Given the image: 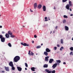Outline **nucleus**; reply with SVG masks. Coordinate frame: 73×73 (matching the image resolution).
<instances>
[{
  "instance_id": "obj_1",
  "label": "nucleus",
  "mask_w": 73,
  "mask_h": 73,
  "mask_svg": "<svg viewBox=\"0 0 73 73\" xmlns=\"http://www.w3.org/2000/svg\"><path fill=\"white\" fill-rule=\"evenodd\" d=\"M20 57L18 56H17L14 58V61L15 62H17L20 60Z\"/></svg>"
},
{
  "instance_id": "obj_2",
  "label": "nucleus",
  "mask_w": 73,
  "mask_h": 73,
  "mask_svg": "<svg viewBox=\"0 0 73 73\" xmlns=\"http://www.w3.org/2000/svg\"><path fill=\"white\" fill-rule=\"evenodd\" d=\"M0 38H1V42H5V38L4 37H3L2 35H0Z\"/></svg>"
},
{
  "instance_id": "obj_3",
  "label": "nucleus",
  "mask_w": 73,
  "mask_h": 73,
  "mask_svg": "<svg viewBox=\"0 0 73 73\" xmlns=\"http://www.w3.org/2000/svg\"><path fill=\"white\" fill-rule=\"evenodd\" d=\"M21 44L25 46H28L29 45V44H27L25 43H21Z\"/></svg>"
},
{
  "instance_id": "obj_4",
  "label": "nucleus",
  "mask_w": 73,
  "mask_h": 73,
  "mask_svg": "<svg viewBox=\"0 0 73 73\" xmlns=\"http://www.w3.org/2000/svg\"><path fill=\"white\" fill-rule=\"evenodd\" d=\"M70 7V5L69 4H67L66 5V8L67 9H68V10H69V8Z\"/></svg>"
},
{
  "instance_id": "obj_5",
  "label": "nucleus",
  "mask_w": 73,
  "mask_h": 73,
  "mask_svg": "<svg viewBox=\"0 0 73 73\" xmlns=\"http://www.w3.org/2000/svg\"><path fill=\"white\" fill-rule=\"evenodd\" d=\"M57 64L55 63L53 65L52 67L53 69H54L57 66Z\"/></svg>"
},
{
  "instance_id": "obj_6",
  "label": "nucleus",
  "mask_w": 73,
  "mask_h": 73,
  "mask_svg": "<svg viewBox=\"0 0 73 73\" xmlns=\"http://www.w3.org/2000/svg\"><path fill=\"white\" fill-rule=\"evenodd\" d=\"M17 68L19 72H21L22 70V68L20 67H17Z\"/></svg>"
},
{
  "instance_id": "obj_7",
  "label": "nucleus",
  "mask_w": 73,
  "mask_h": 73,
  "mask_svg": "<svg viewBox=\"0 0 73 73\" xmlns=\"http://www.w3.org/2000/svg\"><path fill=\"white\" fill-rule=\"evenodd\" d=\"M5 69L6 71H7V72H9V68L8 67H6L5 66Z\"/></svg>"
},
{
  "instance_id": "obj_8",
  "label": "nucleus",
  "mask_w": 73,
  "mask_h": 73,
  "mask_svg": "<svg viewBox=\"0 0 73 73\" xmlns=\"http://www.w3.org/2000/svg\"><path fill=\"white\" fill-rule=\"evenodd\" d=\"M64 28L66 31H69V27L66 26H64Z\"/></svg>"
},
{
  "instance_id": "obj_9",
  "label": "nucleus",
  "mask_w": 73,
  "mask_h": 73,
  "mask_svg": "<svg viewBox=\"0 0 73 73\" xmlns=\"http://www.w3.org/2000/svg\"><path fill=\"white\" fill-rule=\"evenodd\" d=\"M9 66L11 67L13 66V62H10L9 64Z\"/></svg>"
},
{
  "instance_id": "obj_10",
  "label": "nucleus",
  "mask_w": 73,
  "mask_h": 73,
  "mask_svg": "<svg viewBox=\"0 0 73 73\" xmlns=\"http://www.w3.org/2000/svg\"><path fill=\"white\" fill-rule=\"evenodd\" d=\"M49 58V56H48L45 57V61H47V62H48V61H49V59H48V58Z\"/></svg>"
},
{
  "instance_id": "obj_11",
  "label": "nucleus",
  "mask_w": 73,
  "mask_h": 73,
  "mask_svg": "<svg viewBox=\"0 0 73 73\" xmlns=\"http://www.w3.org/2000/svg\"><path fill=\"white\" fill-rule=\"evenodd\" d=\"M45 70L46 72H47L48 73H51V71H49V70L48 69H46Z\"/></svg>"
},
{
  "instance_id": "obj_12",
  "label": "nucleus",
  "mask_w": 73,
  "mask_h": 73,
  "mask_svg": "<svg viewBox=\"0 0 73 73\" xmlns=\"http://www.w3.org/2000/svg\"><path fill=\"white\" fill-rule=\"evenodd\" d=\"M44 55H45L46 56H48V53L46 51H44Z\"/></svg>"
},
{
  "instance_id": "obj_13",
  "label": "nucleus",
  "mask_w": 73,
  "mask_h": 73,
  "mask_svg": "<svg viewBox=\"0 0 73 73\" xmlns=\"http://www.w3.org/2000/svg\"><path fill=\"white\" fill-rule=\"evenodd\" d=\"M34 7L35 9H36V8H37V3H35L34 4Z\"/></svg>"
},
{
  "instance_id": "obj_14",
  "label": "nucleus",
  "mask_w": 73,
  "mask_h": 73,
  "mask_svg": "<svg viewBox=\"0 0 73 73\" xmlns=\"http://www.w3.org/2000/svg\"><path fill=\"white\" fill-rule=\"evenodd\" d=\"M43 11L44 12H45L46 11V7L45 6H43Z\"/></svg>"
},
{
  "instance_id": "obj_15",
  "label": "nucleus",
  "mask_w": 73,
  "mask_h": 73,
  "mask_svg": "<svg viewBox=\"0 0 73 73\" xmlns=\"http://www.w3.org/2000/svg\"><path fill=\"white\" fill-rule=\"evenodd\" d=\"M5 36L6 37V38H8L9 37V35L7 33L5 35Z\"/></svg>"
},
{
  "instance_id": "obj_16",
  "label": "nucleus",
  "mask_w": 73,
  "mask_h": 73,
  "mask_svg": "<svg viewBox=\"0 0 73 73\" xmlns=\"http://www.w3.org/2000/svg\"><path fill=\"white\" fill-rule=\"evenodd\" d=\"M42 7V5L40 4H39L37 7V8L38 9H40V8Z\"/></svg>"
},
{
  "instance_id": "obj_17",
  "label": "nucleus",
  "mask_w": 73,
  "mask_h": 73,
  "mask_svg": "<svg viewBox=\"0 0 73 73\" xmlns=\"http://www.w3.org/2000/svg\"><path fill=\"white\" fill-rule=\"evenodd\" d=\"M46 52H50V50L48 48H47L46 49Z\"/></svg>"
},
{
  "instance_id": "obj_18",
  "label": "nucleus",
  "mask_w": 73,
  "mask_h": 73,
  "mask_svg": "<svg viewBox=\"0 0 73 73\" xmlns=\"http://www.w3.org/2000/svg\"><path fill=\"white\" fill-rule=\"evenodd\" d=\"M54 60L53 59H51L49 61V62L50 63H52L53 61Z\"/></svg>"
},
{
  "instance_id": "obj_19",
  "label": "nucleus",
  "mask_w": 73,
  "mask_h": 73,
  "mask_svg": "<svg viewBox=\"0 0 73 73\" xmlns=\"http://www.w3.org/2000/svg\"><path fill=\"white\" fill-rule=\"evenodd\" d=\"M31 70L33 72H35V67H32L31 68Z\"/></svg>"
},
{
  "instance_id": "obj_20",
  "label": "nucleus",
  "mask_w": 73,
  "mask_h": 73,
  "mask_svg": "<svg viewBox=\"0 0 73 73\" xmlns=\"http://www.w3.org/2000/svg\"><path fill=\"white\" fill-rule=\"evenodd\" d=\"M72 2L71 1H69V4L70 7H72Z\"/></svg>"
},
{
  "instance_id": "obj_21",
  "label": "nucleus",
  "mask_w": 73,
  "mask_h": 73,
  "mask_svg": "<svg viewBox=\"0 0 73 73\" xmlns=\"http://www.w3.org/2000/svg\"><path fill=\"white\" fill-rule=\"evenodd\" d=\"M8 34L9 35H12V32L9 31H8Z\"/></svg>"
},
{
  "instance_id": "obj_22",
  "label": "nucleus",
  "mask_w": 73,
  "mask_h": 73,
  "mask_svg": "<svg viewBox=\"0 0 73 73\" xmlns=\"http://www.w3.org/2000/svg\"><path fill=\"white\" fill-rule=\"evenodd\" d=\"M56 63H61V60H56Z\"/></svg>"
},
{
  "instance_id": "obj_23",
  "label": "nucleus",
  "mask_w": 73,
  "mask_h": 73,
  "mask_svg": "<svg viewBox=\"0 0 73 73\" xmlns=\"http://www.w3.org/2000/svg\"><path fill=\"white\" fill-rule=\"evenodd\" d=\"M63 17H64V18H65L66 19H68V17L66 15H64L63 16Z\"/></svg>"
},
{
  "instance_id": "obj_24",
  "label": "nucleus",
  "mask_w": 73,
  "mask_h": 73,
  "mask_svg": "<svg viewBox=\"0 0 73 73\" xmlns=\"http://www.w3.org/2000/svg\"><path fill=\"white\" fill-rule=\"evenodd\" d=\"M60 42L61 44H64V41L63 40V39H62L60 40Z\"/></svg>"
},
{
  "instance_id": "obj_25",
  "label": "nucleus",
  "mask_w": 73,
  "mask_h": 73,
  "mask_svg": "<svg viewBox=\"0 0 73 73\" xmlns=\"http://www.w3.org/2000/svg\"><path fill=\"white\" fill-rule=\"evenodd\" d=\"M62 22L63 23V24H65V23H66V20L64 19L63 20Z\"/></svg>"
},
{
  "instance_id": "obj_26",
  "label": "nucleus",
  "mask_w": 73,
  "mask_h": 73,
  "mask_svg": "<svg viewBox=\"0 0 73 73\" xmlns=\"http://www.w3.org/2000/svg\"><path fill=\"white\" fill-rule=\"evenodd\" d=\"M8 45L9 47H12V45H11V44L10 43H9L8 44Z\"/></svg>"
},
{
  "instance_id": "obj_27",
  "label": "nucleus",
  "mask_w": 73,
  "mask_h": 73,
  "mask_svg": "<svg viewBox=\"0 0 73 73\" xmlns=\"http://www.w3.org/2000/svg\"><path fill=\"white\" fill-rule=\"evenodd\" d=\"M44 68H47L48 67L47 64H44L43 66Z\"/></svg>"
},
{
  "instance_id": "obj_28",
  "label": "nucleus",
  "mask_w": 73,
  "mask_h": 73,
  "mask_svg": "<svg viewBox=\"0 0 73 73\" xmlns=\"http://www.w3.org/2000/svg\"><path fill=\"white\" fill-rule=\"evenodd\" d=\"M11 67H12L11 69L12 70H15V67H14V66H11Z\"/></svg>"
},
{
  "instance_id": "obj_29",
  "label": "nucleus",
  "mask_w": 73,
  "mask_h": 73,
  "mask_svg": "<svg viewBox=\"0 0 73 73\" xmlns=\"http://www.w3.org/2000/svg\"><path fill=\"white\" fill-rule=\"evenodd\" d=\"M64 49V47L62 46H61L60 48V50L61 51L62 50H63V49Z\"/></svg>"
},
{
  "instance_id": "obj_30",
  "label": "nucleus",
  "mask_w": 73,
  "mask_h": 73,
  "mask_svg": "<svg viewBox=\"0 0 73 73\" xmlns=\"http://www.w3.org/2000/svg\"><path fill=\"white\" fill-rule=\"evenodd\" d=\"M44 21H48V20L47 19V17H46L44 18Z\"/></svg>"
},
{
  "instance_id": "obj_31",
  "label": "nucleus",
  "mask_w": 73,
  "mask_h": 73,
  "mask_svg": "<svg viewBox=\"0 0 73 73\" xmlns=\"http://www.w3.org/2000/svg\"><path fill=\"white\" fill-rule=\"evenodd\" d=\"M41 47V46H38L36 47V48L37 49H38L39 48H40Z\"/></svg>"
},
{
  "instance_id": "obj_32",
  "label": "nucleus",
  "mask_w": 73,
  "mask_h": 73,
  "mask_svg": "<svg viewBox=\"0 0 73 73\" xmlns=\"http://www.w3.org/2000/svg\"><path fill=\"white\" fill-rule=\"evenodd\" d=\"M70 56H73V52L72 51H71L70 53Z\"/></svg>"
},
{
  "instance_id": "obj_33",
  "label": "nucleus",
  "mask_w": 73,
  "mask_h": 73,
  "mask_svg": "<svg viewBox=\"0 0 73 73\" xmlns=\"http://www.w3.org/2000/svg\"><path fill=\"white\" fill-rule=\"evenodd\" d=\"M51 72L52 73H56V71H55V70H53L51 71Z\"/></svg>"
},
{
  "instance_id": "obj_34",
  "label": "nucleus",
  "mask_w": 73,
  "mask_h": 73,
  "mask_svg": "<svg viewBox=\"0 0 73 73\" xmlns=\"http://www.w3.org/2000/svg\"><path fill=\"white\" fill-rule=\"evenodd\" d=\"M57 47H54L53 48V49L54 50H57Z\"/></svg>"
},
{
  "instance_id": "obj_35",
  "label": "nucleus",
  "mask_w": 73,
  "mask_h": 73,
  "mask_svg": "<svg viewBox=\"0 0 73 73\" xmlns=\"http://www.w3.org/2000/svg\"><path fill=\"white\" fill-rule=\"evenodd\" d=\"M28 54L29 55V56H31V50H29L28 52Z\"/></svg>"
},
{
  "instance_id": "obj_36",
  "label": "nucleus",
  "mask_w": 73,
  "mask_h": 73,
  "mask_svg": "<svg viewBox=\"0 0 73 73\" xmlns=\"http://www.w3.org/2000/svg\"><path fill=\"white\" fill-rule=\"evenodd\" d=\"M31 56H33L34 55V53H33V52H31Z\"/></svg>"
},
{
  "instance_id": "obj_37",
  "label": "nucleus",
  "mask_w": 73,
  "mask_h": 73,
  "mask_svg": "<svg viewBox=\"0 0 73 73\" xmlns=\"http://www.w3.org/2000/svg\"><path fill=\"white\" fill-rule=\"evenodd\" d=\"M70 50H71V51H73V47H71L70 48Z\"/></svg>"
},
{
  "instance_id": "obj_38",
  "label": "nucleus",
  "mask_w": 73,
  "mask_h": 73,
  "mask_svg": "<svg viewBox=\"0 0 73 73\" xmlns=\"http://www.w3.org/2000/svg\"><path fill=\"white\" fill-rule=\"evenodd\" d=\"M25 66L26 67H27V68L28 67V64H27V63H25Z\"/></svg>"
},
{
  "instance_id": "obj_39",
  "label": "nucleus",
  "mask_w": 73,
  "mask_h": 73,
  "mask_svg": "<svg viewBox=\"0 0 73 73\" xmlns=\"http://www.w3.org/2000/svg\"><path fill=\"white\" fill-rule=\"evenodd\" d=\"M68 0H62V2L63 3H65V2H66V1H67Z\"/></svg>"
},
{
  "instance_id": "obj_40",
  "label": "nucleus",
  "mask_w": 73,
  "mask_h": 73,
  "mask_svg": "<svg viewBox=\"0 0 73 73\" xmlns=\"http://www.w3.org/2000/svg\"><path fill=\"white\" fill-rule=\"evenodd\" d=\"M11 37H15V36L13 35H11L10 36Z\"/></svg>"
},
{
  "instance_id": "obj_41",
  "label": "nucleus",
  "mask_w": 73,
  "mask_h": 73,
  "mask_svg": "<svg viewBox=\"0 0 73 73\" xmlns=\"http://www.w3.org/2000/svg\"><path fill=\"white\" fill-rule=\"evenodd\" d=\"M2 34H4V33H5V32H4L3 31L2 32Z\"/></svg>"
},
{
  "instance_id": "obj_42",
  "label": "nucleus",
  "mask_w": 73,
  "mask_h": 73,
  "mask_svg": "<svg viewBox=\"0 0 73 73\" xmlns=\"http://www.w3.org/2000/svg\"><path fill=\"white\" fill-rule=\"evenodd\" d=\"M57 28H58V27L57 26H56L55 27V29H57Z\"/></svg>"
},
{
  "instance_id": "obj_43",
  "label": "nucleus",
  "mask_w": 73,
  "mask_h": 73,
  "mask_svg": "<svg viewBox=\"0 0 73 73\" xmlns=\"http://www.w3.org/2000/svg\"><path fill=\"white\" fill-rule=\"evenodd\" d=\"M34 37L35 38H37V36H36V35H34Z\"/></svg>"
},
{
  "instance_id": "obj_44",
  "label": "nucleus",
  "mask_w": 73,
  "mask_h": 73,
  "mask_svg": "<svg viewBox=\"0 0 73 73\" xmlns=\"http://www.w3.org/2000/svg\"><path fill=\"white\" fill-rule=\"evenodd\" d=\"M30 11L31 12H33V11L31 9H30Z\"/></svg>"
},
{
  "instance_id": "obj_45",
  "label": "nucleus",
  "mask_w": 73,
  "mask_h": 73,
  "mask_svg": "<svg viewBox=\"0 0 73 73\" xmlns=\"http://www.w3.org/2000/svg\"><path fill=\"white\" fill-rule=\"evenodd\" d=\"M69 10L71 11H72V9L71 8H69Z\"/></svg>"
},
{
  "instance_id": "obj_46",
  "label": "nucleus",
  "mask_w": 73,
  "mask_h": 73,
  "mask_svg": "<svg viewBox=\"0 0 73 73\" xmlns=\"http://www.w3.org/2000/svg\"><path fill=\"white\" fill-rule=\"evenodd\" d=\"M57 46H58V47H60V45H59V44H57Z\"/></svg>"
},
{
  "instance_id": "obj_47",
  "label": "nucleus",
  "mask_w": 73,
  "mask_h": 73,
  "mask_svg": "<svg viewBox=\"0 0 73 73\" xmlns=\"http://www.w3.org/2000/svg\"><path fill=\"white\" fill-rule=\"evenodd\" d=\"M3 27L2 26H0V28H2Z\"/></svg>"
},
{
  "instance_id": "obj_48",
  "label": "nucleus",
  "mask_w": 73,
  "mask_h": 73,
  "mask_svg": "<svg viewBox=\"0 0 73 73\" xmlns=\"http://www.w3.org/2000/svg\"><path fill=\"white\" fill-rule=\"evenodd\" d=\"M32 42L33 44V43H34V41L32 40Z\"/></svg>"
},
{
  "instance_id": "obj_49",
  "label": "nucleus",
  "mask_w": 73,
  "mask_h": 73,
  "mask_svg": "<svg viewBox=\"0 0 73 73\" xmlns=\"http://www.w3.org/2000/svg\"><path fill=\"white\" fill-rule=\"evenodd\" d=\"M73 14H71L70 15V16H73Z\"/></svg>"
},
{
  "instance_id": "obj_50",
  "label": "nucleus",
  "mask_w": 73,
  "mask_h": 73,
  "mask_svg": "<svg viewBox=\"0 0 73 73\" xmlns=\"http://www.w3.org/2000/svg\"><path fill=\"white\" fill-rule=\"evenodd\" d=\"M63 64H66V63H65V62H64Z\"/></svg>"
},
{
  "instance_id": "obj_51",
  "label": "nucleus",
  "mask_w": 73,
  "mask_h": 73,
  "mask_svg": "<svg viewBox=\"0 0 73 73\" xmlns=\"http://www.w3.org/2000/svg\"><path fill=\"white\" fill-rule=\"evenodd\" d=\"M54 9H56V8L55 7H54Z\"/></svg>"
},
{
  "instance_id": "obj_52",
  "label": "nucleus",
  "mask_w": 73,
  "mask_h": 73,
  "mask_svg": "<svg viewBox=\"0 0 73 73\" xmlns=\"http://www.w3.org/2000/svg\"><path fill=\"white\" fill-rule=\"evenodd\" d=\"M25 70H27V68H25Z\"/></svg>"
},
{
  "instance_id": "obj_53",
  "label": "nucleus",
  "mask_w": 73,
  "mask_h": 73,
  "mask_svg": "<svg viewBox=\"0 0 73 73\" xmlns=\"http://www.w3.org/2000/svg\"><path fill=\"white\" fill-rule=\"evenodd\" d=\"M2 72H3V73H4V72H5L4 71H2Z\"/></svg>"
},
{
  "instance_id": "obj_54",
  "label": "nucleus",
  "mask_w": 73,
  "mask_h": 73,
  "mask_svg": "<svg viewBox=\"0 0 73 73\" xmlns=\"http://www.w3.org/2000/svg\"><path fill=\"white\" fill-rule=\"evenodd\" d=\"M51 33H52V31H50V34H51Z\"/></svg>"
},
{
  "instance_id": "obj_55",
  "label": "nucleus",
  "mask_w": 73,
  "mask_h": 73,
  "mask_svg": "<svg viewBox=\"0 0 73 73\" xmlns=\"http://www.w3.org/2000/svg\"><path fill=\"white\" fill-rule=\"evenodd\" d=\"M42 45H43V44H41V46Z\"/></svg>"
},
{
  "instance_id": "obj_56",
  "label": "nucleus",
  "mask_w": 73,
  "mask_h": 73,
  "mask_svg": "<svg viewBox=\"0 0 73 73\" xmlns=\"http://www.w3.org/2000/svg\"><path fill=\"white\" fill-rule=\"evenodd\" d=\"M1 14L0 13V17H1Z\"/></svg>"
},
{
  "instance_id": "obj_57",
  "label": "nucleus",
  "mask_w": 73,
  "mask_h": 73,
  "mask_svg": "<svg viewBox=\"0 0 73 73\" xmlns=\"http://www.w3.org/2000/svg\"><path fill=\"white\" fill-rule=\"evenodd\" d=\"M22 27H25V26H22Z\"/></svg>"
},
{
  "instance_id": "obj_58",
  "label": "nucleus",
  "mask_w": 73,
  "mask_h": 73,
  "mask_svg": "<svg viewBox=\"0 0 73 73\" xmlns=\"http://www.w3.org/2000/svg\"><path fill=\"white\" fill-rule=\"evenodd\" d=\"M53 33H54V31H53Z\"/></svg>"
},
{
  "instance_id": "obj_59",
  "label": "nucleus",
  "mask_w": 73,
  "mask_h": 73,
  "mask_svg": "<svg viewBox=\"0 0 73 73\" xmlns=\"http://www.w3.org/2000/svg\"><path fill=\"white\" fill-rule=\"evenodd\" d=\"M58 65H60V64L58 63Z\"/></svg>"
},
{
  "instance_id": "obj_60",
  "label": "nucleus",
  "mask_w": 73,
  "mask_h": 73,
  "mask_svg": "<svg viewBox=\"0 0 73 73\" xmlns=\"http://www.w3.org/2000/svg\"><path fill=\"white\" fill-rule=\"evenodd\" d=\"M36 55H37V54H36Z\"/></svg>"
},
{
  "instance_id": "obj_61",
  "label": "nucleus",
  "mask_w": 73,
  "mask_h": 73,
  "mask_svg": "<svg viewBox=\"0 0 73 73\" xmlns=\"http://www.w3.org/2000/svg\"><path fill=\"white\" fill-rule=\"evenodd\" d=\"M13 73H15V72H13Z\"/></svg>"
},
{
  "instance_id": "obj_62",
  "label": "nucleus",
  "mask_w": 73,
  "mask_h": 73,
  "mask_svg": "<svg viewBox=\"0 0 73 73\" xmlns=\"http://www.w3.org/2000/svg\"><path fill=\"white\" fill-rule=\"evenodd\" d=\"M0 3H1V2H0Z\"/></svg>"
}]
</instances>
